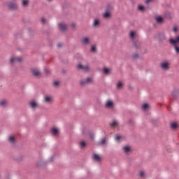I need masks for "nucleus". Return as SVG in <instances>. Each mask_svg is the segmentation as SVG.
<instances>
[{
	"label": "nucleus",
	"mask_w": 179,
	"mask_h": 179,
	"mask_svg": "<svg viewBox=\"0 0 179 179\" xmlns=\"http://www.w3.org/2000/svg\"><path fill=\"white\" fill-rule=\"evenodd\" d=\"M118 125V122L117 121H113L110 123V126L113 128H115Z\"/></svg>",
	"instance_id": "c756f323"
},
{
	"label": "nucleus",
	"mask_w": 179,
	"mask_h": 179,
	"mask_svg": "<svg viewBox=\"0 0 179 179\" xmlns=\"http://www.w3.org/2000/svg\"><path fill=\"white\" fill-rule=\"evenodd\" d=\"M81 43L85 45H89V44H90V38L83 37L81 40Z\"/></svg>",
	"instance_id": "39448f33"
},
{
	"label": "nucleus",
	"mask_w": 179,
	"mask_h": 179,
	"mask_svg": "<svg viewBox=\"0 0 179 179\" xmlns=\"http://www.w3.org/2000/svg\"><path fill=\"white\" fill-rule=\"evenodd\" d=\"M160 68L164 69V71H167L170 69V62H162L160 64Z\"/></svg>",
	"instance_id": "7ed1b4c3"
},
{
	"label": "nucleus",
	"mask_w": 179,
	"mask_h": 179,
	"mask_svg": "<svg viewBox=\"0 0 179 179\" xmlns=\"http://www.w3.org/2000/svg\"><path fill=\"white\" fill-rule=\"evenodd\" d=\"M53 86H54V87H57V86H59V81H55L53 83Z\"/></svg>",
	"instance_id": "c9c22d12"
},
{
	"label": "nucleus",
	"mask_w": 179,
	"mask_h": 179,
	"mask_svg": "<svg viewBox=\"0 0 179 179\" xmlns=\"http://www.w3.org/2000/svg\"><path fill=\"white\" fill-rule=\"evenodd\" d=\"M80 86H86V85H87V83L86 80H82L80 82Z\"/></svg>",
	"instance_id": "c85d7f7f"
},
{
	"label": "nucleus",
	"mask_w": 179,
	"mask_h": 179,
	"mask_svg": "<svg viewBox=\"0 0 179 179\" xmlns=\"http://www.w3.org/2000/svg\"><path fill=\"white\" fill-rule=\"evenodd\" d=\"M29 106L31 108H37L38 107V103L35 100L29 101Z\"/></svg>",
	"instance_id": "423d86ee"
},
{
	"label": "nucleus",
	"mask_w": 179,
	"mask_h": 179,
	"mask_svg": "<svg viewBox=\"0 0 179 179\" xmlns=\"http://www.w3.org/2000/svg\"><path fill=\"white\" fill-rule=\"evenodd\" d=\"M149 108V105L148 103H143L142 106V108L143 110H148V108Z\"/></svg>",
	"instance_id": "2f4dec72"
},
{
	"label": "nucleus",
	"mask_w": 179,
	"mask_h": 179,
	"mask_svg": "<svg viewBox=\"0 0 179 179\" xmlns=\"http://www.w3.org/2000/svg\"><path fill=\"white\" fill-rule=\"evenodd\" d=\"M91 52H97V48L96 47V45H92L91 46Z\"/></svg>",
	"instance_id": "b1692460"
},
{
	"label": "nucleus",
	"mask_w": 179,
	"mask_h": 179,
	"mask_svg": "<svg viewBox=\"0 0 179 179\" xmlns=\"http://www.w3.org/2000/svg\"><path fill=\"white\" fill-rule=\"evenodd\" d=\"M59 27L62 31H65V30L68 29V25L64 22H62L59 24Z\"/></svg>",
	"instance_id": "6e6552de"
},
{
	"label": "nucleus",
	"mask_w": 179,
	"mask_h": 179,
	"mask_svg": "<svg viewBox=\"0 0 179 179\" xmlns=\"http://www.w3.org/2000/svg\"><path fill=\"white\" fill-rule=\"evenodd\" d=\"M22 5L23 6H27V5H29V0H22Z\"/></svg>",
	"instance_id": "cd10ccee"
},
{
	"label": "nucleus",
	"mask_w": 179,
	"mask_h": 179,
	"mask_svg": "<svg viewBox=\"0 0 179 179\" xmlns=\"http://www.w3.org/2000/svg\"><path fill=\"white\" fill-rule=\"evenodd\" d=\"M138 176L141 178H145V177H146V174L145 173V171H140L138 173Z\"/></svg>",
	"instance_id": "f3484780"
},
{
	"label": "nucleus",
	"mask_w": 179,
	"mask_h": 179,
	"mask_svg": "<svg viewBox=\"0 0 179 179\" xmlns=\"http://www.w3.org/2000/svg\"><path fill=\"white\" fill-rule=\"evenodd\" d=\"M121 138H122L121 136L116 135L115 137V141H120L121 139Z\"/></svg>",
	"instance_id": "e433bc0d"
},
{
	"label": "nucleus",
	"mask_w": 179,
	"mask_h": 179,
	"mask_svg": "<svg viewBox=\"0 0 179 179\" xmlns=\"http://www.w3.org/2000/svg\"><path fill=\"white\" fill-rule=\"evenodd\" d=\"M122 86H124V83H122V82H121V81H119L117 84V88L122 89Z\"/></svg>",
	"instance_id": "393cba45"
},
{
	"label": "nucleus",
	"mask_w": 179,
	"mask_h": 179,
	"mask_svg": "<svg viewBox=\"0 0 179 179\" xmlns=\"http://www.w3.org/2000/svg\"><path fill=\"white\" fill-rule=\"evenodd\" d=\"M113 106H114V103L112 101L108 100L106 101V107H107L108 108H113Z\"/></svg>",
	"instance_id": "f8f14e48"
},
{
	"label": "nucleus",
	"mask_w": 179,
	"mask_h": 179,
	"mask_svg": "<svg viewBox=\"0 0 179 179\" xmlns=\"http://www.w3.org/2000/svg\"><path fill=\"white\" fill-rule=\"evenodd\" d=\"M99 145H106V138H101L99 142Z\"/></svg>",
	"instance_id": "7c9ffc66"
},
{
	"label": "nucleus",
	"mask_w": 179,
	"mask_h": 179,
	"mask_svg": "<svg viewBox=\"0 0 179 179\" xmlns=\"http://www.w3.org/2000/svg\"><path fill=\"white\" fill-rule=\"evenodd\" d=\"M51 134L53 135V136H57V135L59 134V130H58V129L56 127H52L51 129Z\"/></svg>",
	"instance_id": "1a4fd4ad"
},
{
	"label": "nucleus",
	"mask_w": 179,
	"mask_h": 179,
	"mask_svg": "<svg viewBox=\"0 0 179 179\" xmlns=\"http://www.w3.org/2000/svg\"><path fill=\"white\" fill-rule=\"evenodd\" d=\"M10 9H17V4L15 3H10L9 4Z\"/></svg>",
	"instance_id": "6ab92c4d"
},
{
	"label": "nucleus",
	"mask_w": 179,
	"mask_h": 179,
	"mask_svg": "<svg viewBox=\"0 0 179 179\" xmlns=\"http://www.w3.org/2000/svg\"><path fill=\"white\" fill-rule=\"evenodd\" d=\"M85 80L87 81V85H89V83H93V78L88 77L85 79Z\"/></svg>",
	"instance_id": "bb28decb"
},
{
	"label": "nucleus",
	"mask_w": 179,
	"mask_h": 179,
	"mask_svg": "<svg viewBox=\"0 0 179 179\" xmlns=\"http://www.w3.org/2000/svg\"><path fill=\"white\" fill-rule=\"evenodd\" d=\"M169 44L173 45V48L176 54H179V46L177 45V44H179V36H176L175 38H169Z\"/></svg>",
	"instance_id": "f03ea898"
},
{
	"label": "nucleus",
	"mask_w": 179,
	"mask_h": 179,
	"mask_svg": "<svg viewBox=\"0 0 179 179\" xmlns=\"http://www.w3.org/2000/svg\"><path fill=\"white\" fill-rule=\"evenodd\" d=\"M52 100V99L50 96L46 95L44 96V101H45V103H51Z\"/></svg>",
	"instance_id": "a211bd4d"
},
{
	"label": "nucleus",
	"mask_w": 179,
	"mask_h": 179,
	"mask_svg": "<svg viewBox=\"0 0 179 179\" xmlns=\"http://www.w3.org/2000/svg\"><path fill=\"white\" fill-rule=\"evenodd\" d=\"M9 141L11 142V143H15V137H13V136H10Z\"/></svg>",
	"instance_id": "72a5a7b5"
},
{
	"label": "nucleus",
	"mask_w": 179,
	"mask_h": 179,
	"mask_svg": "<svg viewBox=\"0 0 179 179\" xmlns=\"http://www.w3.org/2000/svg\"><path fill=\"white\" fill-rule=\"evenodd\" d=\"M6 104H8V101H6V100L0 101L1 107H5V106H6Z\"/></svg>",
	"instance_id": "4be33fe9"
},
{
	"label": "nucleus",
	"mask_w": 179,
	"mask_h": 179,
	"mask_svg": "<svg viewBox=\"0 0 179 179\" xmlns=\"http://www.w3.org/2000/svg\"><path fill=\"white\" fill-rule=\"evenodd\" d=\"M155 20H156L157 23L162 24L163 23L164 19L161 16H158V17H155Z\"/></svg>",
	"instance_id": "dca6fc26"
},
{
	"label": "nucleus",
	"mask_w": 179,
	"mask_h": 179,
	"mask_svg": "<svg viewBox=\"0 0 179 179\" xmlns=\"http://www.w3.org/2000/svg\"><path fill=\"white\" fill-rule=\"evenodd\" d=\"M178 127V124H177V122H173L171 123V128L172 129H177Z\"/></svg>",
	"instance_id": "aec40b11"
},
{
	"label": "nucleus",
	"mask_w": 179,
	"mask_h": 179,
	"mask_svg": "<svg viewBox=\"0 0 179 179\" xmlns=\"http://www.w3.org/2000/svg\"><path fill=\"white\" fill-rule=\"evenodd\" d=\"M113 6L107 5L105 8V11L102 13L103 19H111L113 16Z\"/></svg>",
	"instance_id": "f257e3e1"
},
{
	"label": "nucleus",
	"mask_w": 179,
	"mask_h": 179,
	"mask_svg": "<svg viewBox=\"0 0 179 179\" xmlns=\"http://www.w3.org/2000/svg\"><path fill=\"white\" fill-rule=\"evenodd\" d=\"M102 72L103 75H110V73H111V70L107 67H104L102 69Z\"/></svg>",
	"instance_id": "ddd939ff"
},
{
	"label": "nucleus",
	"mask_w": 179,
	"mask_h": 179,
	"mask_svg": "<svg viewBox=\"0 0 179 179\" xmlns=\"http://www.w3.org/2000/svg\"><path fill=\"white\" fill-rule=\"evenodd\" d=\"M151 2H153V0H146L145 3H151Z\"/></svg>",
	"instance_id": "ea45409f"
},
{
	"label": "nucleus",
	"mask_w": 179,
	"mask_h": 179,
	"mask_svg": "<svg viewBox=\"0 0 179 179\" xmlns=\"http://www.w3.org/2000/svg\"><path fill=\"white\" fill-rule=\"evenodd\" d=\"M132 57L134 59H136L137 58H139V55L134 54V55H133Z\"/></svg>",
	"instance_id": "4c0bfd02"
},
{
	"label": "nucleus",
	"mask_w": 179,
	"mask_h": 179,
	"mask_svg": "<svg viewBox=\"0 0 179 179\" xmlns=\"http://www.w3.org/2000/svg\"><path fill=\"white\" fill-rule=\"evenodd\" d=\"M172 31H173V33H177V31H178V27H177L176 26H173L172 27Z\"/></svg>",
	"instance_id": "473e14b6"
},
{
	"label": "nucleus",
	"mask_w": 179,
	"mask_h": 179,
	"mask_svg": "<svg viewBox=\"0 0 179 179\" xmlns=\"http://www.w3.org/2000/svg\"><path fill=\"white\" fill-rule=\"evenodd\" d=\"M76 26V24H71V27H75Z\"/></svg>",
	"instance_id": "79ce46f5"
},
{
	"label": "nucleus",
	"mask_w": 179,
	"mask_h": 179,
	"mask_svg": "<svg viewBox=\"0 0 179 179\" xmlns=\"http://www.w3.org/2000/svg\"><path fill=\"white\" fill-rule=\"evenodd\" d=\"M57 47H62V44L58 43V44H57Z\"/></svg>",
	"instance_id": "a19ab883"
},
{
	"label": "nucleus",
	"mask_w": 179,
	"mask_h": 179,
	"mask_svg": "<svg viewBox=\"0 0 179 179\" xmlns=\"http://www.w3.org/2000/svg\"><path fill=\"white\" fill-rule=\"evenodd\" d=\"M129 37L131 40H135L136 37H138V35L136 34V32L131 31L129 32Z\"/></svg>",
	"instance_id": "9b49d317"
},
{
	"label": "nucleus",
	"mask_w": 179,
	"mask_h": 179,
	"mask_svg": "<svg viewBox=\"0 0 179 179\" xmlns=\"http://www.w3.org/2000/svg\"><path fill=\"white\" fill-rule=\"evenodd\" d=\"M133 47H134L135 48H141V43L139 42H134V45Z\"/></svg>",
	"instance_id": "5701e85b"
},
{
	"label": "nucleus",
	"mask_w": 179,
	"mask_h": 179,
	"mask_svg": "<svg viewBox=\"0 0 179 179\" xmlns=\"http://www.w3.org/2000/svg\"><path fill=\"white\" fill-rule=\"evenodd\" d=\"M138 9L141 12H143V11L146 10V8H145V6H141V5L138 6Z\"/></svg>",
	"instance_id": "a878e982"
},
{
	"label": "nucleus",
	"mask_w": 179,
	"mask_h": 179,
	"mask_svg": "<svg viewBox=\"0 0 179 179\" xmlns=\"http://www.w3.org/2000/svg\"><path fill=\"white\" fill-rule=\"evenodd\" d=\"M123 150L124 153H129V152H131V148H129V146H124L123 147Z\"/></svg>",
	"instance_id": "412c9836"
},
{
	"label": "nucleus",
	"mask_w": 179,
	"mask_h": 179,
	"mask_svg": "<svg viewBox=\"0 0 179 179\" xmlns=\"http://www.w3.org/2000/svg\"><path fill=\"white\" fill-rule=\"evenodd\" d=\"M80 146L81 148H85V146H86V143H85V141H81V142L80 143Z\"/></svg>",
	"instance_id": "f704fd0d"
},
{
	"label": "nucleus",
	"mask_w": 179,
	"mask_h": 179,
	"mask_svg": "<svg viewBox=\"0 0 179 179\" xmlns=\"http://www.w3.org/2000/svg\"><path fill=\"white\" fill-rule=\"evenodd\" d=\"M92 26L94 27H99L100 26V20H99V19L94 20Z\"/></svg>",
	"instance_id": "2eb2a0df"
},
{
	"label": "nucleus",
	"mask_w": 179,
	"mask_h": 179,
	"mask_svg": "<svg viewBox=\"0 0 179 179\" xmlns=\"http://www.w3.org/2000/svg\"><path fill=\"white\" fill-rule=\"evenodd\" d=\"M41 23H43V24H45V18L42 17L41 20Z\"/></svg>",
	"instance_id": "58836bf2"
},
{
	"label": "nucleus",
	"mask_w": 179,
	"mask_h": 179,
	"mask_svg": "<svg viewBox=\"0 0 179 179\" xmlns=\"http://www.w3.org/2000/svg\"><path fill=\"white\" fill-rule=\"evenodd\" d=\"M77 68L78 69H82L83 71H87L90 69L89 66H87V65H82V64H78L77 66Z\"/></svg>",
	"instance_id": "0eeeda50"
},
{
	"label": "nucleus",
	"mask_w": 179,
	"mask_h": 179,
	"mask_svg": "<svg viewBox=\"0 0 179 179\" xmlns=\"http://www.w3.org/2000/svg\"><path fill=\"white\" fill-rule=\"evenodd\" d=\"M31 71L34 76H40V75H41V73H40V70L37 69H31Z\"/></svg>",
	"instance_id": "9d476101"
},
{
	"label": "nucleus",
	"mask_w": 179,
	"mask_h": 179,
	"mask_svg": "<svg viewBox=\"0 0 179 179\" xmlns=\"http://www.w3.org/2000/svg\"><path fill=\"white\" fill-rule=\"evenodd\" d=\"M93 160H95V162H100L101 160V157L97 154H94L92 155Z\"/></svg>",
	"instance_id": "4468645a"
},
{
	"label": "nucleus",
	"mask_w": 179,
	"mask_h": 179,
	"mask_svg": "<svg viewBox=\"0 0 179 179\" xmlns=\"http://www.w3.org/2000/svg\"><path fill=\"white\" fill-rule=\"evenodd\" d=\"M22 61V57H12L10 59V64H16V62H21Z\"/></svg>",
	"instance_id": "20e7f679"
}]
</instances>
